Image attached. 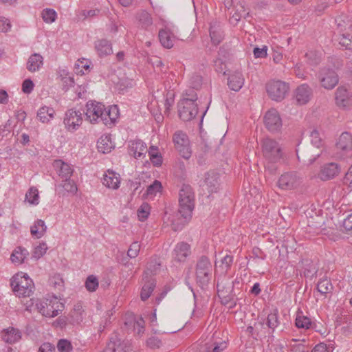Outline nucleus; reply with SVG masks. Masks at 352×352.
<instances>
[{"instance_id": "1", "label": "nucleus", "mask_w": 352, "mask_h": 352, "mask_svg": "<svg viewBox=\"0 0 352 352\" xmlns=\"http://www.w3.org/2000/svg\"><path fill=\"white\" fill-rule=\"evenodd\" d=\"M85 115L91 123L102 122L106 126L111 125L118 116V109L116 105L106 108L101 102L89 101Z\"/></svg>"}, {"instance_id": "2", "label": "nucleus", "mask_w": 352, "mask_h": 352, "mask_svg": "<svg viewBox=\"0 0 352 352\" xmlns=\"http://www.w3.org/2000/svg\"><path fill=\"white\" fill-rule=\"evenodd\" d=\"M195 208V193L192 187L184 184L179 192L178 212L184 219L183 224L190 220Z\"/></svg>"}, {"instance_id": "3", "label": "nucleus", "mask_w": 352, "mask_h": 352, "mask_svg": "<svg viewBox=\"0 0 352 352\" xmlns=\"http://www.w3.org/2000/svg\"><path fill=\"white\" fill-rule=\"evenodd\" d=\"M10 285L15 295L19 298L31 297L34 294V284L27 274H16L11 278Z\"/></svg>"}, {"instance_id": "4", "label": "nucleus", "mask_w": 352, "mask_h": 352, "mask_svg": "<svg viewBox=\"0 0 352 352\" xmlns=\"http://www.w3.org/2000/svg\"><path fill=\"white\" fill-rule=\"evenodd\" d=\"M195 274L198 285L203 289H206L212 276V265L207 256H202L198 259Z\"/></svg>"}, {"instance_id": "5", "label": "nucleus", "mask_w": 352, "mask_h": 352, "mask_svg": "<svg viewBox=\"0 0 352 352\" xmlns=\"http://www.w3.org/2000/svg\"><path fill=\"white\" fill-rule=\"evenodd\" d=\"M261 148L263 157L268 163H278L283 158L284 153L281 145L272 138L263 139Z\"/></svg>"}, {"instance_id": "6", "label": "nucleus", "mask_w": 352, "mask_h": 352, "mask_svg": "<svg viewBox=\"0 0 352 352\" xmlns=\"http://www.w3.org/2000/svg\"><path fill=\"white\" fill-rule=\"evenodd\" d=\"M36 307L38 312L46 317H54L64 309V304L56 297L36 300Z\"/></svg>"}, {"instance_id": "7", "label": "nucleus", "mask_w": 352, "mask_h": 352, "mask_svg": "<svg viewBox=\"0 0 352 352\" xmlns=\"http://www.w3.org/2000/svg\"><path fill=\"white\" fill-rule=\"evenodd\" d=\"M197 98L193 96L192 98H184L178 103V113L179 118L184 121H190L198 113Z\"/></svg>"}, {"instance_id": "8", "label": "nucleus", "mask_w": 352, "mask_h": 352, "mask_svg": "<svg viewBox=\"0 0 352 352\" xmlns=\"http://www.w3.org/2000/svg\"><path fill=\"white\" fill-rule=\"evenodd\" d=\"M266 91L269 97L275 101L283 100L287 94L289 87L281 80H270L266 84Z\"/></svg>"}, {"instance_id": "9", "label": "nucleus", "mask_w": 352, "mask_h": 352, "mask_svg": "<svg viewBox=\"0 0 352 352\" xmlns=\"http://www.w3.org/2000/svg\"><path fill=\"white\" fill-rule=\"evenodd\" d=\"M302 182L301 175L294 171L282 174L277 182L278 186L283 190H290L297 188Z\"/></svg>"}, {"instance_id": "10", "label": "nucleus", "mask_w": 352, "mask_h": 352, "mask_svg": "<svg viewBox=\"0 0 352 352\" xmlns=\"http://www.w3.org/2000/svg\"><path fill=\"white\" fill-rule=\"evenodd\" d=\"M175 147L179 155L185 160H188L192 155L189 140L186 133L181 131H176L173 135Z\"/></svg>"}, {"instance_id": "11", "label": "nucleus", "mask_w": 352, "mask_h": 352, "mask_svg": "<svg viewBox=\"0 0 352 352\" xmlns=\"http://www.w3.org/2000/svg\"><path fill=\"white\" fill-rule=\"evenodd\" d=\"M217 294L221 300V302L227 305L233 300V282L224 277L223 279L217 280Z\"/></svg>"}, {"instance_id": "12", "label": "nucleus", "mask_w": 352, "mask_h": 352, "mask_svg": "<svg viewBox=\"0 0 352 352\" xmlns=\"http://www.w3.org/2000/svg\"><path fill=\"white\" fill-rule=\"evenodd\" d=\"M264 123L266 128L272 133L279 131L283 125L280 115L275 109H271L266 112Z\"/></svg>"}, {"instance_id": "13", "label": "nucleus", "mask_w": 352, "mask_h": 352, "mask_svg": "<svg viewBox=\"0 0 352 352\" xmlns=\"http://www.w3.org/2000/svg\"><path fill=\"white\" fill-rule=\"evenodd\" d=\"M319 79L322 87L327 89H332L338 83L339 78L336 72L329 68L321 69Z\"/></svg>"}, {"instance_id": "14", "label": "nucleus", "mask_w": 352, "mask_h": 352, "mask_svg": "<svg viewBox=\"0 0 352 352\" xmlns=\"http://www.w3.org/2000/svg\"><path fill=\"white\" fill-rule=\"evenodd\" d=\"M131 346L128 341H122L115 335L110 338L105 352H131Z\"/></svg>"}, {"instance_id": "15", "label": "nucleus", "mask_w": 352, "mask_h": 352, "mask_svg": "<svg viewBox=\"0 0 352 352\" xmlns=\"http://www.w3.org/2000/svg\"><path fill=\"white\" fill-rule=\"evenodd\" d=\"M341 170L340 166L336 162H330L321 166L318 173L319 178L322 181H327L335 178Z\"/></svg>"}, {"instance_id": "16", "label": "nucleus", "mask_w": 352, "mask_h": 352, "mask_svg": "<svg viewBox=\"0 0 352 352\" xmlns=\"http://www.w3.org/2000/svg\"><path fill=\"white\" fill-rule=\"evenodd\" d=\"M64 166L65 162L60 160H54L53 162V167L56 171L60 180V183L56 186V192L60 196H64L65 194V186L66 184V173Z\"/></svg>"}, {"instance_id": "17", "label": "nucleus", "mask_w": 352, "mask_h": 352, "mask_svg": "<svg viewBox=\"0 0 352 352\" xmlns=\"http://www.w3.org/2000/svg\"><path fill=\"white\" fill-rule=\"evenodd\" d=\"M86 313L83 309L82 302H78L74 305L67 316V322L72 325H79L85 318Z\"/></svg>"}, {"instance_id": "18", "label": "nucleus", "mask_w": 352, "mask_h": 352, "mask_svg": "<svg viewBox=\"0 0 352 352\" xmlns=\"http://www.w3.org/2000/svg\"><path fill=\"white\" fill-rule=\"evenodd\" d=\"M138 28L146 31H152L153 19L151 14L145 10L138 11L135 14Z\"/></svg>"}, {"instance_id": "19", "label": "nucleus", "mask_w": 352, "mask_h": 352, "mask_svg": "<svg viewBox=\"0 0 352 352\" xmlns=\"http://www.w3.org/2000/svg\"><path fill=\"white\" fill-rule=\"evenodd\" d=\"M153 273V271L151 270L148 267L145 271L144 274L143 280H145V283L142 288V291L140 293V297L142 300H147L152 292H153L154 288L156 285V282L153 278H148V276Z\"/></svg>"}, {"instance_id": "20", "label": "nucleus", "mask_w": 352, "mask_h": 352, "mask_svg": "<svg viewBox=\"0 0 352 352\" xmlns=\"http://www.w3.org/2000/svg\"><path fill=\"white\" fill-rule=\"evenodd\" d=\"M129 154L135 158L144 157L147 153V146L141 140H134L129 142Z\"/></svg>"}, {"instance_id": "21", "label": "nucleus", "mask_w": 352, "mask_h": 352, "mask_svg": "<svg viewBox=\"0 0 352 352\" xmlns=\"http://www.w3.org/2000/svg\"><path fill=\"white\" fill-rule=\"evenodd\" d=\"M190 245L186 242L178 243L173 252V257L175 261L178 262H184L186 258L190 254Z\"/></svg>"}, {"instance_id": "22", "label": "nucleus", "mask_w": 352, "mask_h": 352, "mask_svg": "<svg viewBox=\"0 0 352 352\" xmlns=\"http://www.w3.org/2000/svg\"><path fill=\"white\" fill-rule=\"evenodd\" d=\"M312 96L311 89L306 84H302L297 87L295 91V97L298 104L307 103Z\"/></svg>"}, {"instance_id": "23", "label": "nucleus", "mask_w": 352, "mask_h": 352, "mask_svg": "<svg viewBox=\"0 0 352 352\" xmlns=\"http://www.w3.org/2000/svg\"><path fill=\"white\" fill-rule=\"evenodd\" d=\"M82 122V113L80 111H74L73 109L69 110V114L67 115V131H76Z\"/></svg>"}, {"instance_id": "24", "label": "nucleus", "mask_w": 352, "mask_h": 352, "mask_svg": "<svg viewBox=\"0 0 352 352\" xmlns=\"http://www.w3.org/2000/svg\"><path fill=\"white\" fill-rule=\"evenodd\" d=\"M336 147L338 151L348 152L352 150V135L348 132L342 133L336 142Z\"/></svg>"}, {"instance_id": "25", "label": "nucleus", "mask_w": 352, "mask_h": 352, "mask_svg": "<svg viewBox=\"0 0 352 352\" xmlns=\"http://www.w3.org/2000/svg\"><path fill=\"white\" fill-rule=\"evenodd\" d=\"M205 184L209 192H217L219 188V174L214 171H209L205 175Z\"/></svg>"}, {"instance_id": "26", "label": "nucleus", "mask_w": 352, "mask_h": 352, "mask_svg": "<svg viewBox=\"0 0 352 352\" xmlns=\"http://www.w3.org/2000/svg\"><path fill=\"white\" fill-rule=\"evenodd\" d=\"M67 193L75 195L78 191V175L74 170L67 164Z\"/></svg>"}, {"instance_id": "27", "label": "nucleus", "mask_w": 352, "mask_h": 352, "mask_svg": "<svg viewBox=\"0 0 352 352\" xmlns=\"http://www.w3.org/2000/svg\"><path fill=\"white\" fill-rule=\"evenodd\" d=\"M244 84V78L240 72H234L228 78V85L229 87L235 91H239Z\"/></svg>"}, {"instance_id": "28", "label": "nucleus", "mask_w": 352, "mask_h": 352, "mask_svg": "<svg viewBox=\"0 0 352 352\" xmlns=\"http://www.w3.org/2000/svg\"><path fill=\"white\" fill-rule=\"evenodd\" d=\"M102 184L109 188L117 189L119 188L120 179L116 173L108 170L104 175Z\"/></svg>"}, {"instance_id": "29", "label": "nucleus", "mask_w": 352, "mask_h": 352, "mask_svg": "<svg viewBox=\"0 0 352 352\" xmlns=\"http://www.w3.org/2000/svg\"><path fill=\"white\" fill-rule=\"evenodd\" d=\"M70 87H67V91H69V99L74 100L76 98L81 99L85 97V89L82 86L78 85L76 87L74 86V80L73 77H69Z\"/></svg>"}, {"instance_id": "30", "label": "nucleus", "mask_w": 352, "mask_h": 352, "mask_svg": "<svg viewBox=\"0 0 352 352\" xmlns=\"http://www.w3.org/2000/svg\"><path fill=\"white\" fill-rule=\"evenodd\" d=\"M158 36L160 43L164 47L170 49L173 47L175 36L170 30L166 29L160 30Z\"/></svg>"}, {"instance_id": "31", "label": "nucleus", "mask_w": 352, "mask_h": 352, "mask_svg": "<svg viewBox=\"0 0 352 352\" xmlns=\"http://www.w3.org/2000/svg\"><path fill=\"white\" fill-rule=\"evenodd\" d=\"M43 64V56L37 53L32 54L27 63V69L31 72L38 71Z\"/></svg>"}, {"instance_id": "32", "label": "nucleus", "mask_w": 352, "mask_h": 352, "mask_svg": "<svg viewBox=\"0 0 352 352\" xmlns=\"http://www.w3.org/2000/svg\"><path fill=\"white\" fill-rule=\"evenodd\" d=\"M21 332L13 327L4 330L2 333L3 340L10 344H13L21 339Z\"/></svg>"}, {"instance_id": "33", "label": "nucleus", "mask_w": 352, "mask_h": 352, "mask_svg": "<svg viewBox=\"0 0 352 352\" xmlns=\"http://www.w3.org/2000/svg\"><path fill=\"white\" fill-rule=\"evenodd\" d=\"M95 48L100 56H107L112 52L111 44L106 39H101L96 41Z\"/></svg>"}, {"instance_id": "34", "label": "nucleus", "mask_w": 352, "mask_h": 352, "mask_svg": "<svg viewBox=\"0 0 352 352\" xmlns=\"http://www.w3.org/2000/svg\"><path fill=\"white\" fill-rule=\"evenodd\" d=\"M97 147L98 151L102 153L111 152V149L113 148V145L110 137L107 135H102L98 141Z\"/></svg>"}, {"instance_id": "35", "label": "nucleus", "mask_w": 352, "mask_h": 352, "mask_svg": "<svg viewBox=\"0 0 352 352\" xmlns=\"http://www.w3.org/2000/svg\"><path fill=\"white\" fill-rule=\"evenodd\" d=\"M280 321L277 309H274L268 314L266 320V325L268 328V333L272 334L275 329L279 325Z\"/></svg>"}, {"instance_id": "36", "label": "nucleus", "mask_w": 352, "mask_h": 352, "mask_svg": "<svg viewBox=\"0 0 352 352\" xmlns=\"http://www.w3.org/2000/svg\"><path fill=\"white\" fill-rule=\"evenodd\" d=\"M47 230V226L45 224V222L38 219L35 221L34 224L30 228L31 234L36 237V239H40L42 237L45 233Z\"/></svg>"}, {"instance_id": "37", "label": "nucleus", "mask_w": 352, "mask_h": 352, "mask_svg": "<svg viewBox=\"0 0 352 352\" xmlns=\"http://www.w3.org/2000/svg\"><path fill=\"white\" fill-rule=\"evenodd\" d=\"M349 100V94L346 88L339 87L336 91V100L338 106L346 107Z\"/></svg>"}, {"instance_id": "38", "label": "nucleus", "mask_w": 352, "mask_h": 352, "mask_svg": "<svg viewBox=\"0 0 352 352\" xmlns=\"http://www.w3.org/2000/svg\"><path fill=\"white\" fill-rule=\"evenodd\" d=\"M54 111L52 108L43 107L38 111L37 117L43 123H47L54 118Z\"/></svg>"}, {"instance_id": "39", "label": "nucleus", "mask_w": 352, "mask_h": 352, "mask_svg": "<svg viewBox=\"0 0 352 352\" xmlns=\"http://www.w3.org/2000/svg\"><path fill=\"white\" fill-rule=\"evenodd\" d=\"M28 254V252L26 249L17 247L11 254L10 259L12 263L20 264L24 261Z\"/></svg>"}, {"instance_id": "40", "label": "nucleus", "mask_w": 352, "mask_h": 352, "mask_svg": "<svg viewBox=\"0 0 352 352\" xmlns=\"http://www.w3.org/2000/svg\"><path fill=\"white\" fill-rule=\"evenodd\" d=\"M295 324L298 328L309 329L311 327V319L303 316L302 312L297 314Z\"/></svg>"}, {"instance_id": "41", "label": "nucleus", "mask_w": 352, "mask_h": 352, "mask_svg": "<svg viewBox=\"0 0 352 352\" xmlns=\"http://www.w3.org/2000/svg\"><path fill=\"white\" fill-rule=\"evenodd\" d=\"M227 347L226 342L224 341H212L206 344V351L207 352H221Z\"/></svg>"}, {"instance_id": "42", "label": "nucleus", "mask_w": 352, "mask_h": 352, "mask_svg": "<svg viewBox=\"0 0 352 352\" xmlns=\"http://www.w3.org/2000/svg\"><path fill=\"white\" fill-rule=\"evenodd\" d=\"M317 289L318 292L324 295L331 293L333 290V285L331 280L328 278L320 280L317 284Z\"/></svg>"}, {"instance_id": "43", "label": "nucleus", "mask_w": 352, "mask_h": 352, "mask_svg": "<svg viewBox=\"0 0 352 352\" xmlns=\"http://www.w3.org/2000/svg\"><path fill=\"white\" fill-rule=\"evenodd\" d=\"M335 21L340 32L345 31L351 27V20L346 15L339 16Z\"/></svg>"}, {"instance_id": "44", "label": "nucleus", "mask_w": 352, "mask_h": 352, "mask_svg": "<svg viewBox=\"0 0 352 352\" xmlns=\"http://www.w3.org/2000/svg\"><path fill=\"white\" fill-rule=\"evenodd\" d=\"M210 36L211 41L215 45L219 44L223 39V34L220 29L216 26L211 25L210 28Z\"/></svg>"}, {"instance_id": "45", "label": "nucleus", "mask_w": 352, "mask_h": 352, "mask_svg": "<svg viewBox=\"0 0 352 352\" xmlns=\"http://www.w3.org/2000/svg\"><path fill=\"white\" fill-rule=\"evenodd\" d=\"M148 347L155 349H160L163 345V342L160 335H152L146 340Z\"/></svg>"}, {"instance_id": "46", "label": "nucleus", "mask_w": 352, "mask_h": 352, "mask_svg": "<svg viewBox=\"0 0 352 352\" xmlns=\"http://www.w3.org/2000/svg\"><path fill=\"white\" fill-rule=\"evenodd\" d=\"M322 56L321 52L315 50H310L305 54L309 63L314 65H318L320 62Z\"/></svg>"}, {"instance_id": "47", "label": "nucleus", "mask_w": 352, "mask_h": 352, "mask_svg": "<svg viewBox=\"0 0 352 352\" xmlns=\"http://www.w3.org/2000/svg\"><path fill=\"white\" fill-rule=\"evenodd\" d=\"M38 190L36 187H31L25 195V199L31 204H38Z\"/></svg>"}, {"instance_id": "48", "label": "nucleus", "mask_w": 352, "mask_h": 352, "mask_svg": "<svg viewBox=\"0 0 352 352\" xmlns=\"http://www.w3.org/2000/svg\"><path fill=\"white\" fill-rule=\"evenodd\" d=\"M43 20L47 23L54 22L56 18V12L53 9L45 8L41 12Z\"/></svg>"}, {"instance_id": "49", "label": "nucleus", "mask_w": 352, "mask_h": 352, "mask_svg": "<svg viewBox=\"0 0 352 352\" xmlns=\"http://www.w3.org/2000/svg\"><path fill=\"white\" fill-rule=\"evenodd\" d=\"M151 207L148 204L143 203L138 210V217L139 220L144 221L150 214Z\"/></svg>"}, {"instance_id": "50", "label": "nucleus", "mask_w": 352, "mask_h": 352, "mask_svg": "<svg viewBox=\"0 0 352 352\" xmlns=\"http://www.w3.org/2000/svg\"><path fill=\"white\" fill-rule=\"evenodd\" d=\"M311 143L316 148H320L323 145V140L320 136L319 131L313 129L310 133Z\"/></svg>"}, {"instance_id": "51", "label": "nucleus", "mask_w": 352, "mask_h": 352, "mask_svg": "<svg viewBox=\"0 0 352 352\" xmlns=\"http://www.w3.org/2000/svg\"><path fill=\"white\" fill-rule=\"evenodd\" d=\"M98 287V280L96 276L90 275L85 281V287L89 292H94Z\"/></svg>"}, {"instance_id": "52", "label": "nucleus", "mask_w": 352, "mask_h": 352, "mask_svg": "<svg viewBox=\"0 0 352 352\" xmlns=\"http://www.w3.org/2000/svg\"><path fill=\"white\" fill-rule=\"evenodd\" d=\"M47 249L48 248L45 243H40L34 248L33 251V258H36V260L39 259L46 253Z\"/></svg>"}, {"instance_id": "53", "label": "nucleus", "mask_w": 352, "mask_h": 352, "mask_svg": "<svg viewBox=\"0 0 352 352\" xmlns=\"http://www.w3.org/2000/svg\"><path fill=\"white\" fill-rule=\"evenodd\" d=\"M50 284L54 288L61 289L64 288V280L60 274H55L50 278Z\"/></svg>"}, {"instance_id": "54", "label": "nucleus", "mask_w": 352, "mask_h": 352, "mask_svg": "<svg viewBox=\"0 0 352 352\" xmlns=\"http://www.w3.org/2000/svg\"><path fill=\"white\" fill-rule=\"evenodd\" d=\"M339 43L346 49L352 50V36L342 34L339 38Z\"/></svg>"}, {"instance_id": "55", "label": "nucleus", "mask_w": 352, "mask_h": 352, "mask_svg": "<svg viewBox=\"0 0 352 352\" xmlns=\"http://www.w3.org/2000/svg\"><path fill=\"white\" fill-rule=\"evenodd\" d=\"M133 324V330L138 335H141L144 331V321L142 318L131 321Z\"/></svg>"}, {"instance_id": "56", "label": "nucleus", "mask_w": 352, "mask_h": 352, "mask_svg": "<svg viewBox=\"0 0 352 352\" xmlns=\"http://www.w3.org/2000/svg\"><path fill=\"white\" fill-rule=\"evenodd\" d=\"M162 188V184L158 180H155L153 183L149 185L146 190L147 195H155Z\"/></svg>"}, {"instance_id": "57", "label": "nucleus", "mask_w": 352, "mask_h": 352, "mask_svg": "<svg viewBox=\"0 0 352 352\" xmlns=\"http://www.w3.org/2000/svg\"><path fill=\"white\" fill-rule=\"evenodd\" d=\"M140 250V245L138 242H133L129 247L127 256L131 258H134L138 256Z\"/></svg>"}, {"instance_id": "58", "label": "nucleus", "mask_w": 352, "mask_h": 352, "mask_svg": "<svg viewBox=\"0 0 352 352\" xmlns=\"http://www.w3.org/2000/svg\"><path fill=\"white\" fill-rule=\"evenodd\" d=\"M190 86L195 89H198L202 85V77L201 75L194 74L192 75L190 79Z\"/></svg>"}, {"instance_id": "59", "label": "nucleus", "mask_w": 352, "mask_h": 352, "mask_svg": "<svg viewBox=\"0 0 352 352\" xmlns=\"http://www.w3.org/2000/svg\"><path fill=\"white\" fill-rule=\"evenodd\" d=\"M317 272V268L316 265L311 262L307 264V267L304 270V275L307 278L314 277Z\"/></svg>"}, {"instance_id": "60", "label": "nucleus", "mask_w": 352, "mask_h": 352, "mask_svg": "<svg viewBox=\"0 0 352 352\" xmlns=\"http://www.w3.org/2000/svg\"><path fill=\"white\" fill-rule=\"evenodd\" d=\"M343 228L346 232L352 234V213L344 219Z\"/></svg>"}, {"instance_id": "61", "label": "nucleus", "mask_w": 352, "mask_h": 352, "mask_svg": "<svg viewBox=\"0 0 352 352\" xmlns=\"http://www.w3.org/2000/svg\"><path fill=\"white\" fill-rule=\"evenodd\" d=\"M11 28L10 21L5 17H0V32H7Z\"/></svg>"}, {"instance_id": "62", "label": "nucleus", "mask_w": 352, "mask_h": 352, "mask_svg": "<svg viewBox=\"0 0 352 352\" xmlns=\"http://www.w3.org/2000/svg\"><path fill=\"white\" fill-rule=\"evenodd\" d=\"M34 88V83L30 79H26L22 84V90L25 94L32 92Z\"/></svg>"}, {"instance_id": "63", "label": "nucleus", "mask_w": 352, "mask_h": 352, "mask_svg": "<svg viewBox=\"0 0 352 352\" xmlns=\"http://www.w3.org/2000/svg\"><path fill=\"white\" fill-rule=\"evenodd\" d=\"M38 352H55V346L50 342H45L39 347Z\"/></svg>"}, {"instance_id": "64", "label": "nucleus", "mask_w": 352, "mask_h": 352, "mask_svg": "<svg viewBox=\"0 0 352 352\" xmlns=\"http://www.w3.org/2000/svg\"><path fill=\"white\" fill-rule=\"evenodd\" d=\"M311 352H330V351L326 344L321 342L316 345Z\"/></svg>"}]
</instances>
